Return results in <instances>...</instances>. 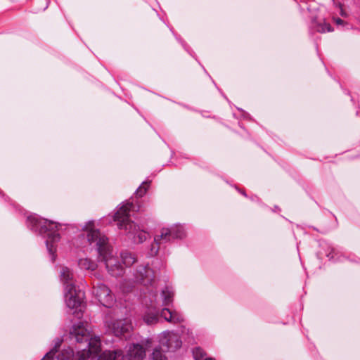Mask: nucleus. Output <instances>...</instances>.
Instances as JSON below:
<instances>
[{"label":"nucleus","instance_id":"nucleus-18","mask_svg":"<svg viewBox=\"0 0 360 360\" xmlns=\"http://www.w3.org/2000/svg\"><path fill=\"white\" fill-rule=\"evenodd\" d=\"M78 265L80 269L89 270V271H94L97 268V264L93 260L88 258L80 259L78 261Z\"/></svg>","mask_w":360,"mask_h":360},{"label":"nucleus","instance_id":"nucleus-2","mask_svg":"<svg viewBox=\"0 0 360 360\" xmlns=\"http://www.w3.org/2000/svg\"><path fill=\"white\" fill-rule=\"evenodd\" d=\"M70 336L77 342H82L89 340V355L97 354L101 349V340L98 336L92 334L91 326L86 322H78L74 324L70 330Z\"/></svg>","mask_w":360,"mask_h":360},{"label":"nucleus","instance_id":"nucleus-11","mask_svg":"<svg viewBox=\"0 0 360 360\" xmlns=\"http://www.w3.org/2000/svg\"><path fill=\"white\" fill-rule=\"evenodd\" d=\"M184 233L182 232L175 233L172 229L168 228H162L159 234H156L154 237V241L157 245L170 241L173 238H181Z\"/></svg>","mask_w":360,"mask_h":360},{"label":"nucleus","instance_id":"nucleus-7","mask_svg":"<svg viewBox=\"0 0 360 360\" xmlns=\"http://www.w3.org/2000/svg\"><path fill=\"white\" fill-rule=\"evenodd\" d=\"M93 294L106 307H110L114 304L115 298L111 290L101 283H94Z\"/></svg>","mask_w":360,"mask_h":360},{"label":"nucleus","instance_id":"nucleus-6","mask_svg":"<svg viewBox=\"0 0 360 360\" xmlns=\"http://www.w3.org/2000/svg\"><path fill=\"white\" fill-rule=\"evenodd\" d=\"M131 208V203H126L119 208L114 217V219L117 221L119 229L124 231L129 229L130 233H131V229H136V224L129 219V212Z\"/></svg>","mask_w":360,"mask_h":360},{"label":"nucleus","instance_id":"nucleus-10","mask_svg":"<svg viewBox=\"0 0 360 360\" xmlns=\"http://www.w3.org/2000/svg\"><path fill=\"white\" fill-rule=\"evenodd\" d=\"M135 277L137 281L148 285L151 283L155 276L153 271L147 266H139L136 270Z\"/></svg>","mask_w":360,"mask_h":360},{"label":"nucleus","instance_id":"nucleus-24","mask_svg":"<svg viewBox=\"0 0 360 360\" xmlns=\"http://www.w3.org/2000/svg\"><path fill=\"white\" fill-rule=\"evenodd\" d=\"M193 356L195 360H205V359L207 358L206 354L200 348H195L193 350Z\"/></svg>","mask_w":360,"mask_h":360},{"label":"nucleus","instance_id":"nucleus-12","mask_svg":"<svg viewBox=\"0 0 360 360\" xmlns=\"http://www.w3.org/2000/svg\"><path fill=\"white\" fill-rule=\"evenodd\" d=\"M160 316L166 321L173 324L179 323L184 321V316L181 314L176 310H172L167 308L162 309Z\"/></svg>","mask_w":360,"mask_h":360},{"label":"nucleus","instance_id":"nucleus-20","mask_svg":"<svg viewBox=\"0 0 360 360\" xmlns=\"http://www.w3.org/2000/svg\"><path fill=\"white\" fill-rule=\"evenodd\" d=\"M120 257L125 266H130L136 261L135 255L127 251L122 252Z\"/></svg>","mask_w":360,"mask_h":360},{"label":"nucleus","instance_id":"nucleus-16","mask_svg":"<svg viewBox=\"0 0 360 360\" xmlns=\"http://www.w3.org/2000/svg\"><path fill=\"white\" fill-rule=\"evenodd\" d=\"M123 354L121 350L105 351L98 358V360H123Z\"/></svg>","mask_w":360,"mask_h":360},{"label":"nucleus","instance_id":"nucleus-14","mask_svg":"<svg viewBox=\"0 0 360 360\" xmlns=\"http://www.w3.org/2000/svg\"><path fill=\"white\" fill-rule=\"evenodd\" d=\"M131 233H129V229L125 231L128 237L135 243H143L149 237V233L141 229L139 225H136V229H131Z\"/></svg>","mask_w":360,"mask_h":360},{"label":"nucleus","instance_id":"nucleus-9","mask_svg":"<svg viewBox=\"0 0 360 360\" xmlns=\"http://www.w3.org/2000/svg\"><path fill=\"white\" fill-rule=\"evenodd\" d=\"M108 328L115 336H121L132 329V324L129 319H124L110 322Z\"/></svg>","mask_w":360,"mask_h":360},{"label":"nucleus","instance_id":"nucleus-26","mask_svg":"<svg viewBox=\"0 0 360 360\" xmlns=\"http://www.w3.org/2000/svg\"><path fill=\"white\" fill-rule=\"evenodd\" d=\"M158 249H159L158 247H155V246L153 245V247L151 248L150 255H155L158 253Z\"/></svg>","mask_w":360,"mask_h":360},{"label":"nucleus","instance_id":"nucleus-29","mask_svg":"<svg viewBox=\"0 0 360 360\" xmlns=\"http://www.w3.org/2000/svg\"><path fill=\"white\" fill-rule=\"evenodd\" d=\"M205 360H215V359L211 358V357H207V358H205Z\"/></svg>","mask_w":360,"mask_h":360},{"label":"nucleus","instance_id":"nucleus-25","mask_svg":"<svg viewBox=\"0 0 360 360\" xmlns=\"http://www.w3.org/2000/svg\"><path fill=\"white\" fill-rule=\"evenodd\" d=\"M91 355L89 354V352H86V349H83L81 352L77 353V360H86Z\"/></svg>","mask_w":360,"mask_h":360},{"label":"nucleus","instance_id":"nucleus-4","mask_svg":"<svg viewBox=\"0 0 360 360\" xmlns=\"http://www.w3.org/2000/svg\"><path fill=\"white\" fill-rule=\"evenodd\" d=\"M84 297V292L77 289L75 285H68L64 289L65 304L70 309H75L74 313H76L78 317L82 313L81 307Z\"/></svg>","mask_w":360,"mask_h":360},{"label":"nucleus","instance_id":"nucleus-8","mask_svg":"<svg viewBox=\"0 0 360 360\" xmlns=\"http://www.w3.org/2000/svg\"><path fill=\"white\" fill-rule=\"evenodd\" d=\"M61 342L62 341L60 339H57L55 342L54 347L41 360H72L74 352L70 347L62 349L57 355L56 359H55L53 358L58 348L60 346Z\"/></svg>","mask_w":360,"mask_h":360},{"label":"nucleus","instance_id":"nucleus-27","mask_svg":"<svg viewBox=\"0 0 360 360\" xmlns=\"http://www.w3.org/2000/svg\"><path fill=\"white\" fill-rule=\"evenodd\" d=\"M335 20L338 25H342L343 23V20L340 18H337Z\"/></svg>","mask_w":360,"mask_h":360},{"label":"nucleus","instance_id":"nucleus-3","mask_svg":"<svg viewBox=\"0 0 360 360\" xmlns=\"http://www.w3.org/2000/svg\"><path fill=\"white\" fill-rule=\"evenodd\" d=\"M28 220L32 224V229L38 231L40 233H46L48 239L46 240L47 249L51 255H52V260L55 259L54 252L56 247L53 243L59 240V234L54 231V229H59L60 224L52 221L46 219H38L36 217H29Z\"/></svg>","mask_w":360,"mask_h":360},{"label":"nucleus","instance_id":"nucleus-21","mask_svg":"<svg viewBox=\"0 0 360 360\" xmlns=\"http://www.w3.org/2000/svg\"><path fill=\"white\" fill-rule=\"evenodd\" d=\"M150 360H168L167 356L162 352V348L157 347L154 348L150 355Z\"/></svg>","mask_w":360,"mask_h":360},{"label":"nucleus","instance_id":"nucleus-5","mask_svg":"<svg viewBox=\"0 0 360 360\" xmlns=\"http://www.w3.org/2000/svg\"><path fill=\"white\" fill-rule=\"evenodd\" d=\"M160 347H165L168 352H174L179 349L182 345L179 335L171 330H165L158 336Z\"/></svg>","mask_w":360,"mask_h":360},{"label":"nucleus","instance_id":"nucleus-19","mask_svg":"<svg viewBox=\"0 0 360 360\" xmlns=\"http://www.w3.org/2000/svg\"><path fill=\"white\" fill-rule=\"evenodd\" d=\"M174 292L171 288L166 287L162 291V303L164 305L167 306L173 302V297Z\"/></svg>","mask_w":360,"mask_h":360},{"label":"nucleus","instance_id":"nucleus-15","mask_svg":"<svg viewBox=\"0 0 360 360\" xmlns=\"http://www.w3.org/2000/svg\"><path fill=\"white\" fill-rule=\"evenodd\" d=\"M60 279L63 285L64 289L68 285H75L74 275L71 269L63 266L60 273Z\"/></svg>","mask_w":360,"mask_h":360},{"label":"nucleus","instance_id":"nucleus-13","mask_svg":"<svg viewBox=\"0 0 360 360\" xmlns=\"http://www.w3.org/2000/svg\"><path fill=\"white\" fill-rule=\"evenodd\" d=\"M129 360H143L146 356V350L139 344H133L129 347L127 350Z\"/></svg>","mask_w":360,"mask_h":360},{"label":"nucleus","instance_id":"nucleus-22","mask_svg":"<svg viewBox=\"0 0 360 360\" xmlns=\"http://www.w3.org/2000/svg\"><path fill=\"white\" fill-rule=\"evenodd\" d=\"M314 26L316 31L319 32H326L332 31L330 25L326 23L325 21L319 22H314Z\"/></svg>","mask_w":360,"mask_h":360},{"label":"nucleus","instance_id":"nucleus-17","mask_svg":"<svg viewBox=\"0 0 360 360\" xmlns=\"http://www.w3.org/2000/svg\"><path fill=\"white\" fill-rule=\"evenodd\" d=\"M158 313L151 309H148L143 316V321L148 325L157 323L158 321Z\"/></svg>","mask_w":360,"mask_h":360},{"label":"nucleus","instance_id":"nucleus-28","mask_svg":"<svg viewBox=\"0 0 360 360\" xmlns=\"http://www.w3.org/2000/svg\"><path fill=\"white\" fill-rule=\"evenodd\" d=\"M340 14L342 16H346V13L343 11V10L341 8Z\"/></svg>","mask_w":360,"mask_h":360},{"label":"nucleus","instance_id":"nucleus-23","mask_svg":"<svg viewBox=\"0 0 360 360\" xmlns=\"http://www.w3.org/2000/svg\"><path fill=\"white\" fill-rule=\"evenodd\" d=\"M149 187V182L145 181L138 188L136 191V195L137 197H142L147 191Z\"/></svg>","mask_w":360,"mask_h":360},{"label":"nucleus","instance_id":"nucleus-1","mask_svg":"<svg viewBox=\"0 0 360 360\" xmlns=\"http://www.w3.org/2000/svg\"><path fill=\"white\" fill-rule=\"evenodd\" d=\"M86 234L89 244H95L97 247L99 257L105 262L108 273L115 277L122 276L124 267L114 257L113 251L108 243V238L96 229L94 221H88L83 228Z\"/></svg>","mask_w":360,"mask_h":360}]
</instances>
